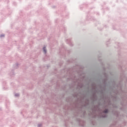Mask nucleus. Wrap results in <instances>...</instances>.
<instances>
[{
    "mask_svg": "<svg viewBox=\"0 0 127 127\" xmlns=\"http://www.w3.org/2000/svg\"><path fill=\"white\" fill-rule=\"evenodd\" d=\"M102 113L104 114L100 115V118L101 119H106V118H108V114L110 113V110H109V109H106L103 111Z\"/></svg>",
    "mask_w": 127,
    "mask_h": 127,
    "instance_id": "nucleus-5",
    "label": "nucleus"
},
{
    "mask_svg": "<svg viewBox=\"0 0 127 127\" xmlns=\"http://www.w3.org/2000/svg\"><path fill=\"white\" fill-rule=\"evenodd\" d=\"M58 72V70H57V68H56L55 69V72H54V74H56V73H57Z\"/></svg>",
    "mask_w": 127,
    "mask_h": 127,
    "instance_id": "nucleus-26",
    "label": "nucleus"
},
{
    "mask_svg": "<svg viewBox=\"0 0 127 127\" xmlns=\"http://www.w3.org/2000/svg\"><path fill=\"white\" fill-rule=\"evenodd\" d=\"M56 85H57V86H58V84L57 83H56Z\"/></svg>",
    "mask_w": 127,
    "mask_h": 127,
    "instance_id": "nucleus-40",
    "label": "nucleus"
},
{
    "mask_svg": "<svg viewBox=\"0 0 127 127\" xmlns=\"http://www.w3.org/2000/svg\"><path fill=\"white\" fill-rule=\"evenodd\" d=\"M42 126V124H38V127H41Z\"/></svg>",
    "mask_w": 127,
    "mask_h": 127,
    "instance_id": "nucleus-31",
    "label": "nucleus"
},
{
    "mask_svg": "<svg viewBox=\"0 0 127 127\" xmlns=\"http://www.w3.org/2000/svg\"><path fill=\"white\" fill-rule=\"evenodd\" d=\"M118 57H119V58H120V57H121V52L118 53Z\"/></svg>",
    "mask_w": 127,
    "mask_h": 127,
    "instance_id": "nucleus-28",
    "label": "nucleus"
},
{
    "mask_svg": "<svg viewBox=\"0 0 127 127\" xmlns=\"http://www.w3.org/2000/svg\"><path fill=\"white\" fill-rule=\"evenodd\" d=\"M81 73H83V71H81Z\"/></svg>",
    "mask_w": 127,
    "mask_h": 127,
    "instance_id": "nucleus-42",
    "label": "nucleus"
},
{
    "mask_svg": "<svg viewBox=\"0 0 127 127\" xmlns=\"http://www.w3.org/2000/svg\"><path fill=\"white\" fill-rule=\"evenodd\" d=\"M107 79H103V89L104 90V91H105L106 90V87H107V86H108V83L107 82Z\"/></svg>",
    "mask_w": 127,
    "mask_h": 127,
    "instance_id": "nucleus-10",
    "label": "nucleus"
},
{
    "mask_svg": "<svg viewBox=\"0 0 127 127\" xmlns=\"http://www.w3.org/2000/svg\"><path fill=\"white\" fill-rule=\"evenodd\" d=\"M70 124H71V125H73V122H70Z\"/></svg>",
    "mask_w": 127,
    "mask_h": 127,
    "instance_id": "nucleus-38",
    "label": "nucleus"
},
{
    "mask_svg": "<svg viewBox=\"0 0 127 127\" xmlns=\"http://www.w3.org/2000/svg\"><path fill=\"white\" fill-rule=\"evenodd\" d=\"M63 63H63V61H60L59 64H63Z\"/></svg>",
    "mask_w": 127,
    "mask_h": 127,
    "instance_id": "nucleus-27",
    "label": "nucleus"
},
{
    "mask_svg": "<svg viewBox=\"0 0 127 127\" xmlns=\"http://www.w3.org/2000/svg\"><path fill=\"white\" fill-rule=\"evenodd\" d=\"M9 75L10 77H13L15 75V73H14V70L12 69L11 72L9 73Z\"/></svg>",
    "mask_w": 127,
    "mask_h": 127,
    "instance_id": "nucleus-14",
    "label": "nucleus"
},
{
    "mask_svg": "<svg viewBox=\"0 0 127 127\" xmlns=\"http://www.w3.org/2000/svg\"><path fill=\"white\" fill-rule=\"evenodd\" d=\"M70 52H71V50H67V48L64 44L62 45L61 48L60 49V54L63 57H64L65 53H67L68 55H69Z\"/></svg>",
    "mask_w": 127,
    "mask_h": 127,
    "instance_id": "nucleus-2",
    "label": "nucleus"
},
{
    "mask_svg": "<svg viewBox=\"0 0 127 127\" xmlns=\"http://www.w3.org/2000/svg\"><path fill=\"white\" fill-rule=\"evenodd\" d=\"M73 119L74 121H76V113L74 112L73 115Z\"/></svg>",
    "mask_w": 127,
    "mask_h": 127,
    "instance_id": "nucleus-22",
    "label": "nucleus"
},
{
    "mask_svg": "<svg viewBox=\"0 0 127 127\" xmlns=\"http://www.w3.org/2000/svg\"><path fill=\"white\" fill-rule=\"evenodd\" d=\"M87 105H83L81 107H80V109H78V114H80L81 113L82 115H81V118H85V116H86L87 113L85 111H83V107L87 108Z\"/></svg>",
    "mask_w": 127,
    "mask_h": 127,
    "instance_id": "nucleus-3",
    "label": "nucleus"
},
{
    "mask_svg": "<svg viewBox=\"0 0 127 127\" xmlns=\"http://www.w3.org/2000/svg\"><path fill=\"white\" fill-rule=\"evenodd\" d=\"M73 88V85L70 86L69 85V89H72Z\"/></svg>",
    "mask_w": 127,
    "mask_h": 127,
    "instance_id": "nucleus-34",
    "label": "nucleus"
},
{
    "mask_svg": "<svg viewBox=\"0 0 127 127\" xmlns=\"http://www.w3.org/2000/svg\"><path fill=\"white\" fill-rule=\"evenodd\" d=\"M98 53L99 54L97 55V58H94L92 61V63L95 64H99V63H100V64H110V63H125V61L121 60L120 59L117 61H116V60H111L110 61H108L106 59H102V57L101 56V55H102V53L99 51Z\"/></svg>",
    "mask_w": 127,
    "mask_h": 127,
    "instance_id": "nucleus-1",
    "label": "nucleus"
},
{
    "mask_svg": "<svg viewBox=\"0 0 127 127\" xmlns=\"http://www.w3.org/2000/svg\"><path fill=\"white\" fill-rule=\"evenodd\" d=\"M50 67V65H49V64L44 65L43 67H40V74H42L43 76L44 77L45 75V71H46V70H47V69H48Z\"/></svg>",
    "mask_w": 127,
    "mask_h": 127,
    "instance_id": "nucleus-4",
    "label": "nucleus"
},
{
    "mask_svg": "<svg viewBox=\"0 0 127 127\" xmlns=\"http://www.w3.org/2000/svg\"><path fill=\"white\" fill-rule=\"evenodd\" d=\"M76 122L79 127H85L86 121L81 120L80 118H76Z\"/></svg>",
    "mask_w": 127,
    "mask_h": 127,
    "instance_id": "nucleus-6",
    "label": "nucleus"
},
{
    "mask_svg": "<svg viewBox=\"0 0 127 127\" xmlns=\"http://www.w3.org/2000/svg\"><path fill=\"white\" fill-rule=\"evenodd\" d=\"M70 124V121L69 120L64 121V126L65 127H68Z\"/></svg>",
    "mask_w": 127,
    "mask_h": 127,
    "instance_id": "nucleus-12",
    "label": "nucleus"
},
{
    "mask_svg": "<svg viewBox=\"0 0 127 127\" xmlns=\"http://www.w3.org/2000/svg\"><path fill=\"white\" fill-rule=\"evenodd\" d=\"M100 93H101L102 94H103L104 93V90H102L100 91Z\"/></svg>",
    "mask_w": 127,
    "mask_h": 127,
    "instance_id": "nucleus-32",
    "label": "nucleus"
},
{
    "mask_svg": "<svg viewBox=\"0 0 127 127\" xmlns=\"http://www.w3.org/2000/svg\"><path fill=\"white\" fill-rule=\"evenodd\" d=\"M93 96H94V100H95V101H97L98 100V96H97V95L93 94Z\"/></svg>",
    "mask_w": 127,
    "mask_h": 127,
    "instance_id": "nucleus-20",
    "label": "nucleus"
},
{
    "mask_svg": "<svg viewBox=\"0 0 127 127\" xmlns=\"http://www.w3.org/2000/svg\"><path fill=\"white\" fill-rule=\"evenodd\" d=\"M68 63H78L79 60L78 59L71 58L67 60Z\"/></svg>",
    "mask_w": 127,
    "mask_h": 127,
    "instance_id": "nucleus-7",
    "label": "nucleus"
},
{
    "mask_svg": "<svg viewBox=\"0 0 127 127\" xmlns=\"http://www.w3.org/2000/svg\"><path fill=\"white\" fill-rule=\"evenodd\" d=\"M5 89H6V88H5V87H3V89H4V90H5Z\"/></svg>",
    "mask_w": 127,
    "mask_h": 127,
    "instance_id": "nucleus-39",
    "label": "nucleus"
},
{
    "mask_svg": "<svg viewBox=\"0 0 127 127\" xmlns=\"http://www.w3.org/2000/svg\"><path fill=\"white\" fill-rule=\"evenodd\" d=\"M65 41L67 44H69V46H71V47H73V46H74V44H73L72 43L71 39H67L65 40Z\"/></svg>",
    "mask_w": 127,
    "mask_h": 127,
    "instance_id": "nucleus-9",
    "label": "nucleus"
},
{
    "mask_svg": "<svg viewBox=\"0 0 127 127\" xmlns=\"http://www.w3.org/2000/svg\"><path fill=\"white\" fill-rule=\"evenodd\" d=\"M19 64H14L13 65V67L14 68V69H17V68H18V67H19Z\"/></svg>",
    "mask_w": 127,
    "mask_h": 127,
    "instance_id": "nucleus-16",
    "label": "nucleus"
},
{
    "mask_svg": "<svg viewBox=\"0 0 127 127\" xmlns=\"http://www.w3.org/2000/svg\"><path fill=\"white\" fill-rule=\"evenodd\" d=\"M46 88H45L44 89V91L45 92V94H46V93H47L48 92V90H49V88H50V86L48 85V86H46Z\"/></svg>",
    "mask_w": 127,
    "mask_h": 127,
    "instance_id": "nucleus-15",
    "label": "nucleus"
},
{
    "mask_svg": "<svg viewBox=\"0 0 127 127\" xmlns=\"http://www.w3.org/2000/svg\"><path fill=\"white\" fill-rule=\"evenodd\" d=\"M66 101L67 103H71V102L73 101V99L72 97L70 96L66 98Z\"/></svg>",
    "mask_w": 127,
    "mask_h": 127,
    "instance_id": "nucleus-11",
    "label": "nucleus"
},
{
    "mask_svg": "<svg viewBox=\"0 0 127 127\" xmlns=\"http://www.w3.org/2000/svg\"><path fill=\"white\" fill-rule=\"evenodd\" d=\"M63 31H64V32L66 31V28L65 26H63L62 28H61Z\"/></svg>",
    "mask_w": 127,
    "mask_h": 127,
    "instance_id": "nucleus-21",
    "label": "nucleus"
},
{
    "mask_svg": "<svg viewBox=\"0 0 127 127\" xmlns=\"http://www.w3.org/2000/svg\"><path fill=\"white\" fill-rule=\"evenodd\" d=\"M0 37H4V34H1Z\"/></svg>",
    "mask_w": 127,
    "mask_h": 127,
    "instance_id": "nucleus-29",
    "label": "nucleus"
},
{
    "mask_svg": "<svg viewBox=\"0 0 127 127\" xmlns=\"http://www.w3.org/2000/svg\"><path fill=\"white\" fill-rule=\"evenodd\" d=\"M112 83H113V85L115 86V85H116V81L115 80H114Z\"/></svg>",
    "mask_w": 127,
    "mask_h": 127,
    "instance_id": "nucleus-30",
    "label": "nucleus"
},
{
    "mask_svg": "<svg viewBox=\"0 0 127 127\" xmlns=\"http://www.w3.org/2000/svg\"><path fill=\"white\" fill-rule=\"evenodd\" d=\"M72 97H73V98H77L78 97V94H76L75 92H74V93L72 94Z\"/></svg>",
    "mask_w": 127,
    "mask_h": 127,
    "instance_id": "nucleus-19",
    "label": "nucleus"
},
{
    "mask_svg": "<svg viewBox=\"0 0 127 127\" xmlns=\"http://www.w3.org/2000/svg\"><path fill=\"white\" fill-rule=\"evenodd\" d=\"M95 92H98V91L97 90H96Z\"/></svg>",
    "mask_w": 127,
    "mask_h": 127,
    "instance_id": "nucleus-43",
    "label": "nucleus"
},
{
    "mask_svg": "<svg viewBox=\"0 0 127 127\" xmlns=\"http://www.w3.org/2000/svg\"><path fill=\"white\" fill-rule=\"evenodd\" d=\"M43 51L44 54H46L47 53V50L46 49V47L44 46L43 48Z\"/></svg>",
    "mask_w": 127,
    "mask_h": 127,
    "instance_id": "nucleus-17",
    "label": "nucleus"
},
{
    "mask_svg": "<svg viewBox=\"0 0 127 127\" xmlns=\"http://www.w3.org/2000/svg\"><path fill=\"white\" fill-rule=\"evenodd\" d=\"M63 91H66V85H64V88H63Z\"/></svg>",
    "mask_w": 127,
    "mask_h": 127,
    "instance_id": "nucleus-25",
    "label": "nucleus"
},
{
    "mask_svg": "<svg viewBox=\"0 0 127 127\" xmlns=\"http://www.w3.org/2000/svg\"><path fill=\"white\" fill-rule=\"evenodd\" d=\"M78 87L80 88V89H82V88H83V87H85V85L83 83H79L78 85Z\"/></svg>",
    "mask_w": 127,
    "mask_h": 127,
    "instance_id": "nucleus-18",
    "label": "nucleus"
},
{
    "mask_svg": "<svg viewBox=\"0 0 127 127\" xmlns=\"http://www.w3.org/2000/svg\"><path fill=\"white\" fill-rule=\"evenodd\" d=\"M64 97V95L63 96V97Z\"/></svg>",
    "mask_w": 127,
    "mask_h": 127,
    "instance_id": "nucleus-45",
    "label": "nucleus"
},
{
    "mask_svg": "<svg viewBox=\"0 0 127 127\" xmlns=\"http://www.w3.org/2000/svg\"><path fill=\"white\" fill-rule=\"evenodd\" d=\"M86 101H87V103H86V105H87V106L88 107V106H89V105H90V103L89 102H90L89 101V99H86Z\"/></svg>",
    "mask_w": 127,
    "mask_h": 127,
    "instance_id": "nucleus-23",
    "label": "nucleus"
},
{
    "mask_svg": "<svg viewBox=\"0 0 127 127\" xmlns=\"http://www.w3.org/2000/svg\"><path fill=\"white\" fill-rule=\"evenodd\" d=\"M14 84L13 83H11V86H13V87H14Z\"/></svg>",
    "mask_w": 127,
    "mask_h": 127,
    "instance_id": "nucleus-33",
    "label": "nucleus"
},
{
    "mask_svg": "<svg viewBox=\"0 0 127 127\" xmlns=\"http://www.w3.org/2000/svg\"><path fill=\"white\" fill-rule=\"evenodd\" d=\"M85 98H86V95H84V97L82 98V100H85Z\"/></svg>",
    "mask_w": 127,
    "mask_h": 127,
    "instance_id": "nucleus-35",
    "label": "nucleus"
},
{
    "mask_svg": "<svg viewBox=\"0 0 127 127\" xmlns=\"http://www.w3.org/2000/svg\"><path fill=\"white\" fill-rule=\"evenodd\" d=\"M114 115L116 117L117 119H119V121H122V119H121V118H124L120 116V112L118 111H116L114 112Z\"/></svg>",
    "mask_w": 127,
    "mask_h": 127,
    "instance_id": "nucleus-8",
    "label": "nucleus"
},
{
    "mask_svg": "<svg viewBox=\"0 0 127 127\" xmlns=\"http://www.w3.org/2000/svg\"><path fill=\"white\" fill-rule=\"evenodd\" d=\"M89 83H88V89H90V87L89 86Z\"/></svg>",
    "mask_w": 127,
    "mask_h": 127,
    "instance_id": "nucleus-36",
    "label": "nucleus"
},
{
    "mask_svg": "<svg viewBox=\"0 0 127 127\" xmlns=\"http://www.w3.org/2000/svg\"><path fill=\"white\" fill-rule=\"evenodd\" d=\"M102 85H100V89H102Z\"/></svg>",
    "mask_w": 127,
    "mask_h": 127,
    "instance_id": "nucleus-37",
    "label": "nucleus"
},
{
    "mask_svg": "<svg viewBox=\"0 0 127 127\" xmlns=\"http://www.w3.org/2000/svg\"><path fill=\"white\" fill-rule=\"evenodd\" d=\"M123 121V124H119V127H125V126H126L127 125V122L124 120L122 119Z\"/></svg>",
    "mask_w": 127,
    "mask_h": 127,
    "instance_id": "nucleus-13",
    "label": "nucleus"
},
{
    "mask_svg": "<svg viewBox=\"0 0 127 127\" xmlns=\"http://www.w3.org/2000/svg\"><path fill=\"white\" fill-rule=\"evenodd\" d=\"M93 90H94V88H92Z\"/></svg>",
    "mask_w": 127,
    "mask_h": 127,
    "instance_id": "nucleus-44",
    "label": "nucleus"
},
{
    "mask_svg": "<svg viewBox=\"0 0 127 127\" xmlns=\"http://www.w3.org/2000/svg\"><path fill=\"white\" fill-rule=\"evenodd\" d=\"M71 111H73V108H71Z\"/></svg>",
    "mask_w": 127,
    "mask_h": 127,
    "instance_id": "nucleus-41",
    "label": "nucleus"
},
{
    "mask_svg": "<svg viewBox=\"0 0 127 127\" xmlns=\"http://www.w3.org/2000/svg\"><path fill=\"white\" fill-rule=\"evenodd\" d=\"M15 97H16V98H17V97H19V94L15 93Z\"/></svg>",
    "mask_w": 127,
    "mask_h": 127,
    "instance_id": "nucleus-24",
    "label": "nucleus"
}]
</instances>
